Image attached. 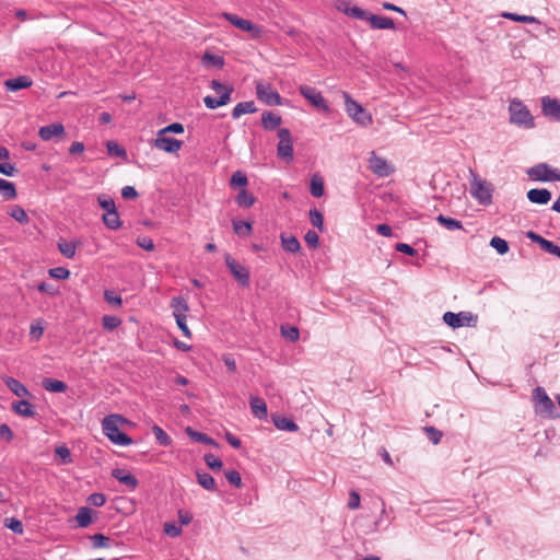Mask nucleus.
I'll return each mask as SVG.
<instances>
[{
  "instance_id": "obj_1",
  "label": "nucleus",
  "mask_w": 560,
  "mask_h": 560,
  "mask_svg": "<svg viewBox=\"0 0 560 560\" xmlns=\"http://www.w3.org/2000/svg\"><path fill=\"white\" fill-rule=\"evenodd\" d=\"M128 423V420L120 415L112 413L105 417L102 421L103 433L110 442L120 446H128L132 444V439L126 433L121 432L120 427Z\"/></svg>"
},
{
  "instance_id": "obj_2",
  "label": "nucleus",
  "mask_w": 560,
  "mask_h": 560,
  "mask_svg": "<svg viewBox=\"0 0 560 560\" xmlns=\"http://www.w3.org/2000/svg\"><path fill=\"white\" fill-rule=\"evenodd\" d=\"M470 195L478 201L479 205L489 206L492 203L493 186L479 177L475 172L470 170Z\"/></svg>"
},
{
  "instance_id": "obj_3",
  "label": "nucleus",
  "mask_w": 560,
  "mask_h": 560,
  "mask_svg": "<svg viewBox=\"0 0 560 560\" xmlns=\"http://www.w3.org/2000/svg\"><path fill=\"white\" fill-rule=\"evenodd\" d=\"M510 121L526 129L534 128V117L527 106L520 100L514 98L509 105Z\"/></svg>"
},
{
  "instance_id": "obj_4",
  "label": "nucleus",
  "mask_w": 560,
  "mask_h": 560,
  "mask_svg": "<svg viewBox=\"0 0 560 560\" xmlns=\"http://www.w3.org/2000/svg\"><path fill=\"white\" fill-rule=\"evenodd\" d=\"M345 109L348 116L358 125L368 127L372 124V115L368 110L354 101L347 92H343Z\"/></svg>"
},
{
  "instance_id": "obj_5",
  "label": "nucleus",
  "mask_w": 560,
  "mask_h": 560,
  "mask_svg": "<svg viewBox=\"0 0 560 560\" xmlns=\"http://www.w3.org/2000/svg\"><path fill=\"white\" fill-rule=\"evenodd\" d=\"M527 175L533 180L538 182H559L560 171L551 168L546 163H539L527 170Z\"/></svg>"
},
{
  "instance_id": "obj_6",
  "label": "nucleus",
  "mask_w": 560,
  "mask_h": 560,
  "mask_svg": "<svg viewBox=\"0 0 560 560\" xmlns=\"http://www.w3.org/2000/svg\"><path fill=\"white\" fill-rule=\"evenodd\" d=\"M368 163L370 171L378 177H388L395 172L393 164L377 155L375 151L370 153Z\"/></svg>"
},
{
  "instance_id": "obj_7",
  "label": "nucleus",
  "mask_w": 560,
  "mask_h": 560,
  "mask_svg": "<svg viewBox=\"0 0 560 560\" xmlns=\"http://www.w3.org/2000/svg\"><path fill=\"white\" fill-rule=\"evenodd\" d=\"M443 320L452 328H459L463 326H472L477 322V316L469 312H446L443 315Z\"/></svg>"
},
{
  "instance_id": "obj_8",
  "label": "nucleus",
  "mask_w": 560,
  "mask_h": 560,
  "mask_svg": "<svg viewBox=\"0 0 560 560\" xmlns=\"http://www.w3.org/2000/svg\"><path fill=\"white\" fill-rule=\"evenodd\" d=\"M300 94L305 97L314 107L325 113L330 110L326 100L319 91L310 85H300Z\"/></svg>"
},
{
  "instance_id": "obj_9",
  "label": "nucleus",
  "mask_w": 560,
  "mask_h": 560,
  "mask_svg": "<svg viewBox=\"0 0 560 560\" xmlns=\"http://www.w3.org/2000/svg\"><path fill=\"white\" fill-rule=\"evenodd\" d=\"M256 94L258 100L269 106H277L282 104L280 94L275 89H272L270 84L258 82L256 84Z\"/></svg>"
},
{
  "instance_id": "obj_10",
  "label": "nucleus",
  "mask_w": 560,
  "mask_h": 560,
  "mask_svg": "<svg viewBox=\"0 0 560 560\" xmlns=\"http://www.w3.org/2000/svg\"><path fill=\"white\" fill-rule=\"evenodd\" d=\"M279 143L277 147L278 156L285 160L293 159V145L291 132L287 128H281L278 130Z\"/></svg>"
},
{
  "instance_id": "obj_11",
  "label": "nucleus",
  "mask_w": 560,
  "mask_h": 560,
  "mask_svg": "<svg viewBox=\"0 0 560 560\" xmlns=\"http://www.w3.org/2000/svg\"><path fill=\"white\" fill-rule=\"evenodd\" d=\"M225 265L233 277L244 287L249 285V270L237 262L230 254L225 255Z\"/></svg>"
},
{
  "instance_id": "obj_12",
  "label": "nucleus",
  "mask_w": 560,
  "mask_h": 560,
  "mask_svg": "<svg viewBox=\"0 0 560 560\" xmlns=\"http://www.w3.org/2000/svg\"><path fill=\"white\" fill-rule=\"evenodd\" d=\"M183 145L180 140L166 137L164 133L158 131L156 138L153 141V147L166 153H177Z\"/></svg>"
},
{
  "instance_id": "obj_13",
  "label": "nucleus",
  "mask_w": 560,
  "mask_h": 560,
  "mask_svg": "<svg viewBox=\"0 0 560 560\" xmlns=\"http://www.w3.org/2000/svg\"><path fill=\"white\" fill-rule=\"evenodd\" d=\"M542 114L553 120H560V101L545 96L541 98Z\"/></svg>"
},
{
  "instance_id": "obj_14",
  "label": "nucleus",
  "mask_w": 560,
  "mask_h": 560,
  "mask_svg": "<svg viewBox=\"0 0 560 560\" xmlns=\"http://www.w3.org/2000/svg\"><path fill=\"white\" fill-rule=\"evenodd\" d=\"M65 135V127L60 122L43 126L38 130V136L44 141H50L55 137H62Z\"/></svg>"
},
{
  "instance_id": "obj_15",
  "label": "nucleus",
  "mask_w": 560,
  "mask_h": 560,
  "mask_svg": "<svg viewBox=\"0 0 560 560\" xmlns=\"http://www.w3.org/2000/svg\"><path fill=\"white\" fill-rule=\"evenodd\" d=\"M112 476L131 491L138 486L137 478L125 469L116 468L112 471Z\"/></svg>"
},
{
  "instance_id": "obj_16",
  "label": "nucleus",
  "mask_w": 560,
  "mask_h": 560,
  "mask_svg": "<svg viewBox=\"0 0 560 560\" xmlns=\"http://www.w3.org/2000/svg\"><path fill=\"white\" fill-rule=\"evenodd\" d=\"M249 406L252 409V413L255 418H257L259 420L267 418L268 409H267V405L264 401V399L256 397V396H250L249 397Z\"/></svg>"
},
{
  "instance_id": "obj_17",
  "label": "nucleus",
  "mask_w": 560,
  "mask_h": 560,
  "mask_svg": "<svg viewBox=\"0 0 560 560\" xmlns=\"http://www.w3.org/2000/svg\"><path fill=\"white\" fill-rule=\"evenodd\" d=\"M527 198L533 203L546 205L551 199V192L546 188H533L527 191Z\"/></svg>"
},
{
  "instance_id": "obj_18",
  "label": "nucleus",
  "mask_w": 560,
  "mask_h": 560,
  "mask_svg": "<svg viewBox=\"0 0 560 560\" xmlns=\"http://www.w3.org/2000/svg\"><path fill=\"white\" fill-rule=\"evenodd\" d=\"M368 21L375 30H389L395 27L393 19L383 15L370 14Z\"/></svg>"
},
{
  "instance_id": "obj_19",
  "label": "nucleus",
  "mask_w": 560,
  "mask_h": 560,
  "mask_svg": "<svg viewBox=\"0 0 560 560\" xmlns=\"http://www.w3.org/2000/svg\"><path fill=\"white\" fill-rule=\"evenodd\" d=\"M534 399L537 405L541 406L544 410L551 411L555 408L552 400L547 395L546 390L542 387H536L534 389Z\"/></svg>"
},
{
  "instance_id": "obj_20",
  "label": "nucleus",
  "mask_w": 560,
  "mask_h": 560,
  "mask_svg": "<svg viewBox=\"0 0 560 560\" xmlns=\"http://www.w3.org/2000/svg\"><path fill=\"white\" fill-rule=\"evenodd\" d=\"M4 85L8 91L15 92L30 88L32 85V80L26 75H20L18 78L7 80Z\"/></svg>"
},
{
  "instance_id": "obj_21",
  "label": "nucleus",
  "mask_w": 560,
  "mask_h": 560,
  "mask_svg": "<svg viewBox=\"0 0 560 560\" xmlns=\"http://www.w3.org/2000/svg\"><path fill=\"white\" fill-rule=\"evenodd\" d=\"M171 308L175 318L186 317L189 307L186 300L182 296H175L171 300Z\"/></svg>"
},
{
  "instance_id": "obj_22",
  "label": "nucleus",
  "mask_w": 560,
  "mask_h": 560,
  "mask_svg": "<svg viewBox=\"0 0 560 560\" xmlns=\"http://www.w3.org/2000/svg\"><path fill=\"white\" fill-rule=\"evenodd\" d=\"M281 122V116L272 112H265L261 115V125L266 130H273L278 128Z\"/></svg>"
},
{
  "instance_id": "obj_23",
  "label": "nucleus",
  "mask_w": 560,
  "mask_h": 560,
  "mask_svg": "<svg viewBox=\"0 0 560 560\" xmlns=\"http://www.w3.org/2000/svg\"><path fill=\"white\" fill-rule=\"evenodd\" d=\"M272 421L278 430L288 432H296L299 430L298 424L287 417L275 416L272 417Z\"/></svg>"
},
{
  "instance_id": "obj_24",
  "label": "nucleus",
  "mask_w": 560,
  "mask_h": 560,
  "mask_svg": "<svg viewBox=\"0 0 560 560\" xmlns=\"http://www.w3.org/2000/svg\"><path fill=\"white\" fill-rule=\"evenodd\" d=\"M12 409L20 416L31 418L35 416V410L32 404L25 399L13 402Z\"/></svg>"
},
{
  "instance_id": "obj_25",
  "label": "nucleus",
  "mask_w": 560,
  "mask_h": 560,
  "mask_svg": "<svg viewBox=\"0 0 560 560\" xmlns=\"http://www.w3.org/2000/svg\"><path fill=\"white\" fill-rule=\"evenodd\" d=\"M257 110L255 103L253 101L247 102H241L235 105V107L232 110V117L234 119L240 118L242 115L245 114H253Z\"/></svg>"
},
{
  "instance_id": "obj_26",
  "label": "nucleus",
  "mask_w": 560,
  "mask_h": 560,
  "mask_svg": "<svg viewBox=\"0 0 560 560\" xmlns=\"http://www.w3.org/2000/svg\"><path fill=\"white\" fill-rule=\"evenodd\" d=\"M230 101L231 97H229V91L221 93L219 97L208 95L203 98L205 105L210 109H215L218 107L226 105Z\"/></svg>"
},
{
  "instance_id": "obj_27",
  "label": "nucleus",
  "mask_w": 560,
  "mask_h": 560,
  "mask_svg": "<svg viewBox=\"0 0 560 560\" xmlns=\"http://www.w3.org/2000/svg\"><path fill=\"white\" fill-rule=\"evenodd\" d=\"M0 194L4 200H14L18 196L15 185L3 178H0Z\"/></svg>"
},
{
  "instance_id": "obj_28",
  "label": "nucleus",
  "mask_w": 560,
  "mask_h": 560,
  "mask_svg": "<svg viewBox=\"0 0 560 560\" xmlns=\"http://www.w3.org/2000/svg\"><path fill=\"white\" fill-rule=\"evenodd\" d=\"M185 432L195 442H199V443H203V444H208V445H212V446H218L217 442L212 438H210L209 435H207L205 433L195 431L190 427H187Z\"/></svg>"
},
{
  "instance_id": "obj_29",
  "label": "nucleus",
  "mask_w": 560,
  "mask_h": 560,
  "mask_svg": "<svg viewBox=\"0 0 560 560\" xmlns=\"http://www.w3.org/2000/svg\"><path fill=\"white\" fill-rule=\"evenodd\" d=\"M4 382L8 388L18 397L28 396V389L18 380L13 377H8Z\"/></svg>"
},
{
  "instance_id": "obj_30",
  "label": "nucleus",
  "mask_w": 560,
  "mask_h": 560,
  "mask_svg": "<svg viewBox=\"0 0 560 560\" xmlns=\"http://www.w3.org/2000/svg\"><path fill=\"white\" fill-rule=\"evenodd\" d=\"M42 385L50 393H63L67 389L65 382L50 377L44 378Z\"/></svg>"
},
{
  "instance_id": "obj_31",
  "label": "nucleus",
  "mask_w": 560,
  "mask_h": 560,
  "mask_svg": "<svg viewBox=\"0 0 560 560\" xmlns=\"http://www.w3.org/2000/svg\"><path fill=\"white\" fill-rule=\"evenodd\" d=\"M196 476H197L198 483L203 489H206L208 491H215L217 490L215 480H214V478L210 474L203 472V471H197Z\"/></svg>"
},
{
  "instance_id": "obj_32",
  "label": "nucleus",
  "mask_w": 560,
  "mask_h": 560,
  "mask_svg": "<svg viewBox=\"0 0 560 560\" xmlns=\"http://www.w3.org/2000/svg\"><path fill=\"white\" fill-rule=\"evenodd\" d=\"M103 222L109 230H118L121 226V221L117 209L103 214Z\"/></svg>"
},
{
  "instance_id": "obj_33",
  "label": "nucleus",
  "mask_w": 560,
  "mask_h": 560,
  "mask_svg": "<svg viewBox=\"0 0 560 560\" xmlns=\"http://www.w3.org/2000/svg\"><path fill=\"white\" fill-rule=\"evenodd\" d=\"M75 521L80 527H88L92 522V510L86 506L80 508Z\"/></svg>"
},
{
  "instance_id": "obj_34",
  "label": "nucleus",
  "mask_w": 560,
  "mask_h": 560,
  "mask_svg": "<svg viewBox=\"0 0 560 560\" xmlns=\"http://www.w3.org/2000/svg\"><path fill=\"white\" fill-rule=\"evenodd\" d=\"M310 191L315 198H319L324 195V182L319 175L312 176Z\"/></svg>"
},
{
  "instance_id": "obj_35",
  "label": "nucleus",
  "mask_w": 560,
  "mask_h": 560,
  "mask_svg": "<svg viewBox=\"0 0 560 560\" xmlns=\"http://www.w3.org/2000/svg\"><path fill=\"white\" fill-rule=\"evenodd\" d=\"M281 244L285 252L292 254L298 253L301 248L300 242L294 236L281 235Z\"/></svg>"
},
{
  "instance_id": "obj_36",
  "label": "nucleus",
  "mask_w": 560,
  "mask_h": 560,
  "mask_svg": "<svg viewBox=\"0 0 560 560\" xmlns=\"http://www.w3.org/2000/svg\"><path fill=\"white\" fill-rule=\"evenodd\" d=\"M256 201V198L246 189H242L236 196V203L242 208H250Z\"/></svg>"
},
{
  "instance_id": "obj_37",
  "label": "nucleus",
  "mask_w": 560,
  "mask_h": 560,
  "mask_svg": "<svg viewBox=\"0 0 560 560\" xmlns=\"http://www.w3.org/2000/svg\"><path fill=\"white\" fill-rule=\"evenodd\" d=\"M233 230L238 236H248L252 233V223L247 221L233 220Z\"/></svg>"
},
{
  "instance_id": "obj_38",
  "label": "nucleus",
  "mask_w": 560,
  "mask_h": 560,
  "mask_svg": "<svg viewBox=\"0 0 560 560\" xmlns=\"http://www.w3.org/2000/svg\"><path fill=\"white\" fill-rule=\"evenodd\" d=\"M281 336L288 341L295 342L300 338V331L295 326H284L280 327Z\"/></svg>"
},
{
  "instance_id": "obj_39",
  "label": "nucleus",
  "mask_w": 560,
  "mask_h": 560,
  "mask_svg": "<svg viewBox=\"0 0 560 560\" xmlns=\"http://www.w3.org/2000/svg\"><path fill=\"white\" fill-rule=\"evenodd\" d=\"M8 213L12 219L18 221L19 223L26 224L28 222V217L25 210L18 205L11 207Z\"/></svg>"
},
{
  "instance_id": "obj_40",
  "label": "nucleus",
  "mask_w": 560,
  "mask_h": 560,
  "mask_svg": "<svg viewBox=\"0 0 560 560\" xmlns=\"http://www.w3.org/2000/svg\"><path fill=\"white\" fill-rule=\"evenodd\" d=\"M436 221L441 223L443 226H445L447 230L454 231V230H460L463 228V224L460 221L445 217L443 214H440L436 218Z\"/></svg>"
},
{
  "instance_id": "obj_41",
  "label": "nucleus",
  "mask_w": 560,
  "mask_h": 560,
  "mask_svg": "<svg viewBox=\"0 0 560 560\" xmlns=\"http://www.w3.org/2000/svg\"><path fill=\"white\" fill-rule=\"evenodd\" d=\"M222 16L229 21L232 25H234L235 27L242 30V31H245L249 20H246V19H243V18H240L237 16L236 14H233V13H228V12H224L222 14Z\"/></svg>"
},
{
  "instance_id": "obj_42",
  "label": "nucleus",
  "mask_w": 560,
  "mask_h": 560,
  "mask_svg": "<svg viewBox=\"0 0 560 560\" xmlns=\"http://www.w3.org/2000/svg\"><path fill=\"white\" fill-rule=\"evenodd\" d=\"M152 431L156 439V442L162 446H168L172 443L170 435L159 425H153Z\"/></svg>"
},
{
  "instance_id": "obj_43",
  "label": "nucleus",
  "mask_w": 560,
  "mask_h": 560,
  "mask_svg": "<svg viewBox=\"0 0 560 560\" xmlns=\"http://www.w3.org/2000/svg\"><path fill=\"white\" fill-rule=\"evenodd\" d=\"M106 149L109 155L122 158L125 159L127 156L126 150L119 145L116 141H107L106 142Z\"/></svg>"
},
{
  "instance_id": "obj_44",
  "label": "nucleus",
  "mask_w": 560,
  "mask_h": 560,
  "mask_svg": "<svg viewBox=\"0 0 560 560\" xmlns=\"http://www.w3.org/2000/svg\"><path fill=\"white\" fill-rule=\"evenodd\" d=\"M44 332V322L42 319L34 320L30 327L31 339L38 341Z\"/></svg>"
},
{
  "instance_id": "obj_45",
  "label": "nucleus",
  "mask_w": 560,
  "mask_h": 560,
  "mask_svg": "<svg viewBox=\"0 0 560 560\" xmlns=\"http://www.w3.org/2000/svg\"><path fill=\"white\" fill-rule=\"evenodd\" d=\"M247 184H248L247 177L241 171H236L235 173H233V175L230 179V185L232 187H241V188L245 189Z\"/></svg>"
},
{
  "instance_id": "obj_46",
  "label": "nucleus",
  "mask_w": 560,
  "mask_h": 560,
  "mask_svg": "<svg viewBox=\"0 0 560 560\" xmlns=\"http://www.w3.org/2000/svg\"><path fill=\"white\" fill-rule=\"evenodd\" d=\"M490 246L493 247L500 255H504L509 252L508 242L499 236H493L491 238Z\"/></svg>"
},
{
  "instance_id": "obj_47",
  "label": "nucleus",
  "mask_w": 560,
  "mask_h": 560,
  "mask_svg": "<svg viewBox=\"0 0 560 560\" xmlns=\"http://www.w3.org/2000/svg\"><path fill=\"white\" fill-rule=\"evenodd\" d=\"M58 248H59L60 253L67 258H73L75 255L77 247H75V244L72 242H66V241L59 242Z\"/></svg>"
},
{
  "instance_id": "obj_48",
  "label": "nucleus",
  "mask_w": 560,
  "mask_h": 560,
  "mask_svg": "<svg viewBox=\"0 0 560 560\" xmlns=\"http://www.w3.org/2000/svg\"><path fill=\"white\" fill-rule=\"evenodd\" d=\"M310 220H311V223L315 228H317L319 231L324 230V215L319 210L311 209L310 210Z\"/></svg>"
},
{
  "instance_id": "obj_49",
  "label": "nucleus",
  "mask_w": 560,
  "mask_h": 560,
  "mask_svg": "<svg viewBox=\"0 0 560 560\" xmlns=\"http://www.w3.org/2000/svg\"><path fill=\"white\" fill-rule=\"evenodd\" d=\"M94 548H108L110 539L103 534H94L90 536Z\"/></svg>"
},
{
  "instance_id": "obj_50",
  "label": "nucleus",
  "mask_w": 560,
  "mask_h": 560,
  "mask_svg": "<svg viewBox=\"0 0 560 560\" xmlns=\"http://www.w3.org/2000/svg\"><path fill=\"white\" fill-rule=\"evenodd\" d=\"M202 62L205 65H211V66H214L217 68H221L224 65V60H223L222 57L213 55V54H210V52H206L203 55Z\"/></svg>"
},
{
  "instance_id": "obj_51",
  "label": "nucleus",
  "mask_w": 560,
  "mask_h": 560,
  "mask_svg": "<svg viewBox=\"0 0 560 560\" xmlns=\"http://www.w3.org/2000/svg\"><path fill=\"white\" fill-rule=\"evenodd\" d=\"M539 246L545 252H547V253H549L551 255H555V256L560 258V246H558L553 242L544 238L541 241V243L539 244Z\"/></svg>"
},
{
  "instance_id": "obj_52",
  "label": "nucleus",
  "mask_w": 560,
  "mask_h": 560,
  "mask_svg": "<svg viewBox=\"0 0 560 560\" xmlns=\"http://www.w3.org/2000/svg\"><path fill=\"white\" fill-rule=\"evenodd\" d=\"M244 32L249 33L252 38L254 39H260L265 34V30L262 26L254 24L250 21L248 22Z\"/></svg>"
},
{
  "instance_id": "obj_53",
  "label": "nucleus",
  "mask_w": 560,
  "mask_h": 560,
  "mask_svg": "<svg viewBox=\"0 0 560 560\" xmlns=\"http://www.w3.org/2000/svg\"><path fill=\"white\" fill-rule=\"evenodd\" d=\"M244 32L249 33L252 38L254 39H260L265 34V30L262 26L254 24L250 21L248 22Z\"/></svg>"
},
{
  "instance_id": "obj_54",
  "label": "nucleus",
  "mask_w": 560,
  "mask_h": 560,
  "mask_svg": "<svg viewBox=\"0 0 560 560\" xmlns=\"http://www.w3.org/2000/svg\"><path fill=\"white\" fill-rule=\"evenodd\" d=\"M244 32L249 33L252 38L254 39H260L265 34V30L262 26L254 24L250 21L248 22Z\"/></svg>"
},
{
  "instance_id": "obj_55",
  "label": "nucleus",
  "mask_w": 560,
  "mask_h": 560,
  "mask_svg": "<svg viewBox=\"0 0 560 560\" xmlns=\"http://www.w3.org/2000/svg\"><path fill=\"white\" fill-rule=\"evenodd\" d=\"M98 205L102 209L105 210V212H109L114 209H116L115 201L112 197L101 195L97 197Z\"/></svg>"
},
{
  "instance_id": "obj_56",
  "label": "nucleus",
  "mask_w": 560,
  "mask_h": 560,
  "mask_svg": "<svg viewBox=\"0 0 560 560\" xmlns=\"http://www.w3.org/2000/svg\"><path fill=\"white\" fill-rule=\"evenodd\" d=\"M505 19L515 21V22H523V23H536L537 19L532 15H518L516 13H503L502 15Z\"/></svg>"
},
{
  "instance_id": "obj_57",
  "label": "nucleus",
  "mask_w": 560,
  "mask_h": 560,
  "mask_svg": "<svg viewBox=\"0 0 560 560\" xmlns=\"http://www.w3.org/2000/svg\"><path fill=\"white\" fill-rule=\"evenodd\" d=\"M102 323L105 329L113 330L121 324V320L117 316L105 315L102 318Z\"/></svg>"
},
{
  "instance_id": "obj_58",
  "label": "nucleus",
  "mask_w": 560,
  "mask_h": 560,
  "mask_svg": "<svg viewBox=\"0 0 560 560\" xmlns=\"http://www.w3.org/2000/svg\"><path fill=\"white\" fill-rule=\"evenodd\" d=\"M203 459L208 467L211 468L212 470H220L223 466L222 460L219 457L214 456L213 454H206Z\"/></svg>"
},
{
  "instance_id": "obj_59",
  "label": "nucleus",
  "mask_w": 560,
  "mask_h": 560,
  "mask_svg": "<svg viewBox=\"0 0 560 560\" xmlns=\"http://www.w3.org/2000/svg\"><path fill=\"white\" fill-rule=\"evenodd\" d=\"M424 431L427 433V436L428 439L433 443V444H439L443 434L440 430L435 429L434 427H425L424 428Z\"/></svg>"
},
{
  "instance_id": "obj_60",
  "label": "nucleus",
  "mask_w": 560,
  "mask_h": 560,
  "mask_svg": "<svg viewBox=\"0 0 560 560\" xmlns=\"http://www.w3.org/2000/svg\"><path fill=\"white\" fill-rule=\"evenodd\" d=\"M163 529L164 533L172 538L178 537L182 534V527L175 523H165Z\"/></svg>"
},
{
  "instance_id": "obj_61",
  "label": "nucleus",
  "mask_w": 560,
  "mask_h": 560,
  "mask_svg": "<svg viewBox=\"0 0 560 560\" xmlns=\"http://www.w3.org/2000/svg\"><path fill=\"white\" fill-rule=\"evenodd\" d=\"M226 480L236 488L242 487V478L238 471L236 470H228L225 471Z\"/></svg>"
},
{
  "instance_id": "obj_62",
  "label": "nucleus",
  "mask_w": 560,
  "mask_h": 560,
  "mask_svg": "<svg viewBox=\"0 0 560 560\" xmlns=\"http://www.w3.org/2000/svg\"><path fill=\"white\" fill-rule=\"evenodd\" d=\"M49 276L55 279L65 280L69 278L70 271L63 267H56L49 269Z\"/></svg>"
},
{
  "instance_id": "obj_63",
  "label": "nucleus",
  "mask_w": 560,
  "mask_h": 560,
  "mask_svg": "<svg viewBox=\"0 0 560 560\" xmlns=\"http://www.w3.org/2000/svg\"><path fill=\"white\" fill-rule=\"evenodd\" d=\"M347 15L358 19V20H366L369 19L370 13L364 11L359 7H351L349 11H347Z\"/></svg>"
},
{
  "instance_id": "obj_64",
  "label": "nucleus",
  "mask_w": 560,
  "mask_h": 560,
  "mask_svg": "<svg viewBox=\"0 0 560 560\" xmlns=\"http://www.w3.org/2000/svg\"><path fill=\"white\" fill-rule=\"evenodd\" d=\"M304 240L306 242V244L312 247V248H315L318 246L319 244V236L318 234L315 232V231H307L304 235Z\"/></svg>"
}]
</instances>
